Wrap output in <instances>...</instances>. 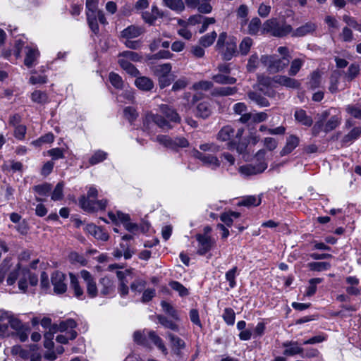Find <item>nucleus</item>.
<instances>
[{
    "mask_svg": "<svg viewBox=\"0 0 361 361\" xmlns=\"http://www.w3.org/2000/svg\"><path fill=\"white\" fill-rule=\"evenodd\" d=\"M339 37L345 42H350L353 40V31L347 26L342 29L341 32L339 34Z\"/></svg>",
    "mask_w": 361,
    "mask_h": 361,
    "instance_id": "nucleus-58",
    "label": "nucleus"
},
{
    "mask_svg": "<svg viewBox=\"0 0 361 361\" xmlns=\"http://www.w3.org/2000/svg\"><path fill=\"white\" fill-rule=\"evenodd\" d=\"M195 238L198 243L197 252L200 255L208 252L215 243L214 239L207 234H197Z\"/></svg>",
    "mask_w": 361,
    "mask_h": 361,
    "instance_id": "nucleus-6",
    "label": "nucleus"
},
{
    "mask_svg": "<svg viewBox=\"0 0 361 361\" xmlns=\"http://www.w3.org/2000/svg\"><path fill=\"white\" fill-rule=\"evenodd\" d=\"M154 141L172 150H176L179 147L184 148L189 145L187 139L183 137H171L166 135H157Z\"/></svg>",
    "mask_w": 361,
    "mask_h": 361,
    "instance_id": "nucleus-4",
    "label": "nucleus"
},
{
    "mask_svg": "<svg viewBox=\"0 0 361 361\" xmlns=\"http://www.w3.org/2000/svg\"><path fill=\"white\" fill-rule=\"evenodd\" d=\"M252 44H253V41L250 37H245L241 41V42L240 43V45H239L240 53L243 56L247 55L248 54V52L250 51V49L251 47L252 46Z\"/></svg>",
    "mask_w": 361,
    "mask_h": 361,
    "instance_id": "nucleus-47",
    "label": "nucleus"
},
{
    "mask_svg": "<svg viewBox=\"0 0 361 361\" xmlns=\"http://www.w3.org/2000/svg\"><path fill=\"white\" fill-rule=\"evenodd\" d=\"M120 56L126 58L130 61L137 62L142 59V56L137 52L133 51H124L119 54Z\"/></svg>",
    "mask_w": 361,
    "mask_h": 361,
    "instance_id": "nucleus-55",
    "label": "nucleus"
},
{
    "mask_svg": "<svg viewBox=\"0 0 361 361\" xmlns=\"http://www.w3.org/2000/svg\"><path fill=\"white\" fill-rule=\"evenodd\" d=\"M66 276L60 271L54 272L51 276V283L54 290L57 294H61L66 291L67 286L65 283Z\"/></svg>",
    "mask_w": 361,
    "mask_h": 361,
    "instance_id": "nucleus-12",
    "label": "nucleus"
},
{
    "mask_svg": "<svg viewBox=\"0 0 361 361\" xmlns=\"http://www.w3.org/2000/svg\"><path fill=\"white\" fill-rule=\"evenodd\" d=\"M323 279L322 278H313L308 281V286L307 287L305 295L307 297H311L314 295L317 292V285L322 283Z\"/></svg>",
    "mask_w": 361,
    "mask_h": 361,
    "instance_id": "nucleus-36",
    "label": "nucleus"
},
{
    "mask_svg": "<svg viewBox=\"0 0 361 361\" xmlns=\"http://www.w3.org/2000/svg\"><path fill=\"white\" fill-rule=\"evenodd\" d=\"M361 135V128H353L347 135L342 139V143L345 145H350L357 140Z\"/></svg>",
    "mask_w": 361,
    "mask_h": 361,
    "instance_id": "nucleus-29",
    "label": "nucleus"
},
{
    "mask_svg": "<svg viewBox=\"0 0 361 361\" xmlns=\"http://www.w3.org/2000/svg\"><path fill=\"white\" fill-rule=\"evenodd\" d=\"M324 22L327 24L329 32L331 35L334 34L335 32L338 29V21L334 17L326 16L324 18Z\"/></svg>",
    "mask_w": 361,
    "mask_h": 361,
    "instance_id": "nucleus-48",
    "label": "nucleus"
},
{
    "mask_svg": "<svg viewBox=\"0 0 361 361\" xmlns=\"http://www.w3.org/2000/svg\"><path fill=\"white\" fill-rule=\"evenodd\" d=\"M100 293L104 296L111 295L114 293V282L110 278L104 276L99 280Z\"/></svg>",
    "mask_w": 361,
    "mask_h": 361,
    "instance_id": "nucleus-19",
    "label": "nucleus"
},
{
    "mask_svg": "<svg viewBox=\"0 0 361 361\" xmlns=\"http://www.w3.org/2000/svg\"><path fill=\"white\" fill-rule=\"evenodd\" d=\"M196 116L202 118H208L212 114L211 104L207 101L200 102L196 106Z\"/></svg>",
    "mask_w": 361,
    "mask_h": 361,
    "instance_id": "nucleus-24",
    "label": "nucleus"
},
{
    "mask_svg": "<svg viewBox=\"0 0 361 361\" xmlns=\"http://www.w3.org/2000/svg\"><path fill=\"white\" fill-rule=\"evenodd\" d=\"M247 96L252 102L261 107L269 106V101L258 92L251 91L248 92Z\"/></svg>",
    "mask_w": 361,
    "mask_h": 361,
    "instance_id": "nucleus-30",
    "label": "nucleus"
},
{
    "mask_svg": "<svg viewBox=\"0 0 361 361\" xmlns=\"http://www.w3.org/2000/svg\"><path fill=\"white\" fill-rule=\"evenodd\" d=\"M236 51V43L233 39L226 43V49L222 51L224 59L225 60H231Z\"/></svg>",
    "mask_w": 361,
    "mask_h": 361,
    "instance_id": "nucleus-38",
    "label": "nucleus"
},
{
    "mask_svg": "<svg viewBox=\"0 0 361 361\" xmlns=\"http://www.w3.org/2000/svg\"><path fill=\"white\" fill-rule=\"evenodd\" d=\"M159 111L161 115L151 112L146 114L143 121V125L146 130L149 129L152 123H155L163 130H169L173 128L172 123H179L180 122V116L176 110L169 105L165 104L159 105Z\"/></svg>",
    "mask_w": 361,
    "mask_h": 361,
    "instance_id": "nucleus-1",
    "label": "nucleus"
},
{
    "mask_svg": "<svg viewBox=\"0 0 361 361\" xmlns=\"http://www.w3.org/2000/svg\"><path fill=\"white\" fill-rule=\"evenodd\" d=\"M109 81L111 85L117 89H121L123 87V80L121 77L115 73H109Z\"/></svg>",
    "mask_w": 361,
    "mask_h": 361,
    "instance_id": "nucleus-57",
    "label": "nucleus"
},
{
    "mask_svg": "<svg viewBox=\"0 0 361 361\" xmlns=\"http://www.w3.org/2000/svg\"><path fill=\"white\" fill-rule=\"evenodd\" d=\"M108 154L102 150H97L94 152L92 157L89 159L90 165L93 166L102 162L106 159Z\"/></svg>",
    "mask_w": 361,
    "mask_h": 361,
    "instance_id": "nucleus-42",
    "label": "nucleus"
},
{
    "mask_svg": "<svg viewBox=\"0 0 361 361\" xmlns=\"http://www.w3.org/2000/svg\"><path fill=\"white\" fill-rule=\"evenodd\" d=\"M237 267H233L232 269L226 271L225 274L226 279L229 283V286L231 288H233L236 286L235 278L237 276Z\"/></svg>",
    "mask_w": 361,
    "mask_h": 361,
    "instance_id": "nucleus-49",
    "label": "nucleus"
},
{
    "mask_svg": "<svg viewBox=\"0 0 361 361\" xmlns=\"http://www.w3.org/2000/svg\"><path fill=\"white\" fill-rule=\"evenodd\" d=\"M235 133L234 128L231 126H224L218 133L216 138L221 142H228L235 140Z\"/></svg>",
    "mask_w": 361,
    "mask_h": 361,
    "instance_id": "nucleus-20",
    "label": "nucleus"
},
{
    "mask_svg": "<svg viewBox=\"0 0 361 361\" xmlns=\"http://www.w3.org/2000/svg\"><path fill=\"white\" fill-rule=\"evenodd\" d=\"M171 71V65L169 63L158 65L155 66L154 71L159 77L168 76Z\"/></svg>",
    "mask_w": 361,
    "mask_h": 361,
    "instance_id": "nucleus-50",
    "label": "nucleus"
},
{
    "mask_svg": "<svg viewBox=\"0 0 361 361\" xmlns=\"http://www.w3.org/2000/svg\"><path fill=\"white\" fill-rule=\"evenodd\" d=\"M294 117L298 122L307 127L311 126L313 123L312 118L307 116L303 109H297L295 111Z\"/></svg>",
    "mask_w": 361,
    "mask_h": 361,
    "instance_id": "nucleus-28",
    "label": "nucleus"
},
{
    "mask_svg": "<svg viewBox=\"0 0 361 361\" xmlns=\"http://www.w3.org/2000/svg\"><path fill=\"white\" fill-rule=\"evenodd\" d=\"M292 27L286 23H280L276 18L266 20L262 26V32H270L273 36L281 37L292 32Z\"/></svg>",
    "mask_w": 361,
    "mask_h": 361,
    "instance_id": "nucleus-2",
    "label": "nucleus"
},
{
    "mask_svg": "<svg viewBox=\"0 0 361 361\" xmlns=\"http://www.w3.org/2000/svg\"><path fill=\"white\" fill-rule=\"evenodd\" d=\"M348 286L346 287L348 294L357 295L360 293L361 288L358 286L359 280L355 276H348L345 279Z\"/></svg>",
    "mask_w": 361,
    "mask_h": 361,
    "instance_id": "nucleus-23",
    "label": "nucleus"
},
{
    "mask_svg": "<svg viewBox=\"0 0 361 361\" xmlns=\"http://www.w3.org/2000/svg\"><path fill=\"white\" fill-rule=\"evenodd\" d=\"M193 89L195 90H209L213 87V83L207 80H202L195 82L193 85Z\"/></svg>",
    "mask_w": 361,
    "mask_h": 361,
    "instance_id": "nucleus-63",
    "label": "nucleus"
},
{
    "mask_svg": "<svg viewBox=\"0 0 361 361\" xmlns=\"http://www.w3.org/2000/svg\"><path fill=\"white\" fill-rule=\"evenodd\" d=\"M142 27L135 25H130L121 32V37L125 39H132L139 37L143 33Z\"/></svg>",
    "mask_w": 361,
    "mask_h": 361,
    "instance_id": "nucleus-25",
    "label": "nucleus"
},
{
    "mask_svg": "<svg viewBox=\"0 0 361 361\" xmlns=\"http://www.w3.org/2000/svg\"><path fill=\"white\" fill-rule=\"evenodd\" d=\"M148 337L154 345L166 356L168 355V349L163 339L154 331H149Z\"/></svg>",
    "mask_w": 361,
    "mask_h": 361,
    "instance_id": "nucleus-22",
    "label": "nucleus"
},
{
    "mask_svg": "<svg viewBox=\"0 0 361 361\" xmlns=\"http://www.w3.org/2000/svg\"><path fill=\"white\" fill-rule=\"evenodd\" d=\"M86 229L89 233L98 240L106 241L109 238V234L104 229L93 224H87Z\"/></svg>",
    "mask_w": 361,
    "mask_h": 361,
    "instance_id": "nucleus-21",
    "label": "nucleus"
},
{
    "mask_svg": "<svg viewBox=\"0 0 361 361\" xmlns=\"http://www.w3.org/2000/svg\"><path fill=\"white\" fill-rule=\"evenodd\" d=\"M63 183H59L51 195V200L54 201L60 200L63 198Z\"/></svg>",
    "mask_w": 361,
    "mask_h": 361,
    "instance_id": "nucleus-61",
    "label": "nucleus"
},
{
    "mask_svg": "<svg viewBox=\"0 0 361 361\" xmlns=\"http://www.w3.org/2000/svg\"><path fill=\"white\" fill-rule=\"evenodd\" d=\"M317 25L316 23L309 21L296 28L292 32V36L295 37H301L307 35H311L317 30Z\"/></svg>",
    "mask_w": 361,
    "mask_h": 361,
    "instance_id": "nucleus-16",
    "label": "nucleus"
},
{
    "mask_svg": "<svg viewBox=\"0 0 361 361\" xmlns=\"http://www.w3.org/2000/svg\"><path fill=\"white\" fill-rule=\"evenodd\" d=\"M31 99L34 102L39 104L45 103L47 101V95L45 92L36 90L32 93Z\"/></svg>",
    "mask_w": 361,
    "mask_h": 361,
    "instance_id": "nucleus-56",
    "label": "nucleus"
},
{
    "mask_svg": "<svg viewBox=\"0 0 361 361\" xmlns=\"http://www.w3.org/2000/svg\"><path fill=\"white\" fill-rule=\"evenodd\" d=\"M281 346L284 348L283 354L285 356L301 355L304 353V349L300 346L298 341H287L283 342Z\"/></svg>",
    "mask_w": 361,
    "mask_h": 361,
    "instance_id": "nucleus-14",
    "label": "nucleus"
},
{
    "mask_svg": "<svg viewBox=\"0 0 361 361\" xmlns=\"http://www.w3.org/2000/svg\"><path fill=\"white\" fill-rule=\"evenodd\" d=\"M305 63V59L297 58L293 59L290 66V68L288 70V75L290 76H295L300 71V68L303 66Z\"/></svg>",
    "mask_w": 361,
    "mask_h": 361,
    "instance_id": "nucleus-34",
    "label": "nucleus"
},
{
    "mask_svg": "<svg viewBox=\"0 0 361 361\" xmlns=\"http://www.w3.org/2000/svg\"><path fill=\"white\" fill-rule=\"evenodd\" d=\"M262 23L259 18H253L248 25V32L250 35H256L260 30Z\"/></svg>",
    "mask_w": 361,
    "mask_h": 361,
    "instance_id": "nucleus-51",
    "label": "nucleus"
},
{
    "mask_svg": "<svg viewBox=\"0 0 361 361\" xmlns=\"http://www.w3.org/2000/svg\"><path fill=\"white\" fill-rule=\"evenodd\" d=\"M223 319L228 325H233L235 323V314L233 309L226 308L224 310Z\"/></svg>",
    "mask_w": 361,
    "mask_h": 361,
    "instance_id": "nucleus-52",
    "label": "nucleus"
},
{
    "mask_svg": "<svg viewBox=\"0 0 361 361\" xmlns=\"http://www.w3.org/2000/svg\"><path fill=\"white\" fill-rule=\"evenodd\" d=\"M307 267L312 271H323L331 268V264L326 262H313L307 264Z\"/></svg>",
    "mask_w": 361,
    "mask_h": 361,
    "instance_id": "nucleus-35",
    "label": "nucleus"
},
{
    "mask_svg": "<svg viewBox=\"0 0 361 361\" xmlns=\"http://www.w3.org/2000/svg\"><path fill=\"white\" fill-rule=\"evenodd\" d=\"M237 88L235 87H220L214 90V95L216 96H229L237 92Z\"/></svg>",
    "mask_w": 361,
    "mask_h": 361,
    "instance_id": "nucleus-44",
    "label": "nucleus"
},
{
    "mask_svg": "<svg viewBox=\"0 0 361 361\" xmlns=\"http://www.w3.org/2000/svg\"><path fill=\"white\" fill-rule=\"evenodd\" d=\"M260 62L270 73H276L284 70L290 62L286 58H279L276 55H262Z\"/></svg>",
    "mask_w": 361,
    "mask_h": 361,
    "instance_id": "nucleus-3",
    "label": "nucleus"
},
{
    "mask_svg": "<svg viewBox=\"0 0 361 361\" xmlns=\"http://www.w3.org/2000/svg\"><path fill=\"white\" fill-rule=\"evenodd\" d=\"M216 37L217 35L216 32L213 31L209 34H207L201 37L200 39H199V43L201 46L204 47H208L214 43Z\"/></svg>",
    "mask_w": 361,
    "mask_h": 361,
    "instance_id": "nucleus-43",
    "label": "nucleus"
},
{
    "mask_svg": "<svg viewBox=\"0 0 361 361\" xmlns=\"http://www.w3.org/2000/svg\"><path fill=\"white\" fill-rule=\"evenodd\" d=\"M212 79L214 82L219 84L232 85L236 82V78L222 73H218L213 75Z\"/></svg>",
    "mask_w": 361,
    "mask_h": 361,
    "instance_id": "nucleus-40",
    "label": "nucleus"
},
{
    "mask_svg": "<svg viewBox=\"0 0 361 361\" xmlns=\"http://www.w3.org/2000/svg\"><path fill=\"white\" fill-rule=\"evenodd\" d=\"M39 51L35 49L30 48L26 54L24 63L27 67H32L34 65L35 61L39 56Z\"/></svg>",
    "mask_w": 361,
    "mask_h": 361,
    "instance_id": "nucleus-41",
    "label": "nucleus"
},
{
    "mask_svg": "<svg viewBox=\"0 0 361 361\" xmlns=\"http://www.w3.org/2000/svg\"><path fill=\"white\" fill-rule=\"evenodd\" d=\"M341 123V118L337 116H331L328 121L325 123L324 132L327 133L339 126Z\"/></svg>",
    "mask_w": 361,
    "mask_h": 361,
    "instance_id": "nucleus-45",
    "label": "nucleus"
},
{
    "mask_svg": "<svg viewBox=\"0 0 361 361\" xmlns=\"http://www.w3.org/2000/svg\"><path fill=\"white\" fill-rule=\"evenodd\" d=\"M243 133V128H239L237 130L235 140H231L227 143V148L228 149L232 150L235 149L239 154H243L246 151L247 144L246 141L241 140Z\"/></svg>",
    "mask_w": 361,
    "mask_h": 361,
    "instance_id": "nucleus-11",
    "label": "nucleus"
},
{
    "mask_svg": "<svg viewBox=\"0 0 361 361\" xmlns=\"http://www.w3.org/2000/svg\"><path fill=\"white\" fill-rule=\"evenodd\" d=\"M76 322L73 319H68L65 321L60 322L57 325L56 330L61 332H66V334H69V338L73 340L77 337V332L74 330L76 327Z\"/></svg>",
    "mask_w": 361,
    "mask_h": 361,
    "instance_id": "nucleus-13",
    "label": "nucleus"
},
{
    "mask_svg": "<svg viewBox=\"0 0 361 361\" xmlns=\"http://www.w3.org/2000/svg\"><path fill=\"white\" fill-rule=\"evenodd\" d=\"M10 326L14 332H10V336H17L21 342H25L30 333V328L27 325L23 324L20 319L15 317L13 314L8 321Z\"/></svg>",
    "mask_w": 361,
    "mask_h": 361,
    "instance_id": "nucleus-5",
    "label": "nucleus"
},
{
    "mask_svg": "<svg viewBox=\"0 0 361 361\" xmlns=\"http://www.w3.org/2000/svg\"><path fill=\"white\" fill-rule=\"evenodd\" d=\"M261 204V197L259 196L250 195L243 198L238 204L245 207H257Z\"/></svg>",
    "mask_w": 361,
    "mask_h": 361,
    "instance_id": "nucleus-32",
    "label": "nucleus"
},
{
    "mask_svg": "<svg viewBox=\"0 0 361 361\" xmlns=\"http://www.w3.org/2000/svg\"><path fill=\"white\" fill-rule=\"evenodd\" d=\"M69 276L71 280V288L73 289L75 296L79 299H82L84 293L82 288L79 285L77 276L72 273L69 274Z\"/></svg>",
    "mask_w": 361,
    "mask_h": 361,
    "instance_id": "nucleus-31",
    "label": "nucleus"
},
{
    "mask_svg": "<svg viewBox=\"0 0 361 361\" xmlns=\"http://www.w3.org/2000/svg\"><path fill=\"white\" fill-rule=\"evenodd\" d=\"M65 150L61 148L56 147L47 152V155L51 157V161L58 160L64 158Z\"/></svg>",
    "mask_w": 361,
    "mask_h": 361,
    "instance_id": "nucleus-53",
    "label": "nucleus"
},
{
    "mask_svg": "<svg viewBox=\"0 0 361 361\" xmlns=\"http://www.w3.org/2000/svg\"><path fill=\"white\" fill-rule=\"evenodd\" d=\"M161 306L166 313H167L168 314H169L171 317L176 319H178L176 310L169 303H168L166 301H162L161 302Z\"/></svg>",
    "mask_w": 361,
    "mask_h": 361,
    "instance_id": "nucleus-60",
    "label": "nucleus"
},
{
    "mask_svg": "<svg viewBox=\"0 0 361 361\" xmlns=\"http://www.w3.org/2000/svg\"><path fill=\"white\" fill-rule=\"evenodd\" d=\"M132 275L133 271L131 269L116 271V276L119 280L118 292L121 297H124L128 293V278L132 279Z\"/></svg>",
    "mask_w": 361,
    "mask_h": 361,
    "instance_id": "nucleus-9",
    "label": "nucleus"
},
{
    "mask_svg": "<svg viewBox=\"0 0 361 361\" xmlns=\"http://www.w3.org/2000/svg\"><path fill=\"white\" fill-rule=\"evenodd\" d=\"M321 83V75L319 72L314 71L311 74L309 81V85L312 89H316L319 87Z\"/></svg>",
    "mask_w": 361,
    "mask_h": 361,
    "instance_id": "nucleus-59",
    "label": "nucleus"
},
{
    "mask_svg": "<svg viewBox=\"0 0 361 361\" xmlns=\"http://www.w3.org/2000/svg\"><path fill=\"white\" fill-rule=\"evenodd\" d=\"M79 204L84 210L94 212L99 209H104L107 204V200H90L86 199L85 196H82L79 199Z\"/></svg>",
    "mask_w": 361,
    "mask_h": 361,
    "instance_id": "nucleus-8",
    "label": "nucleus"
},
{
    "mask_svg": "<svg viewBox=\"0 0 361 361\" xmlns=\"http://www.w3.org/2000/svg\"><path fill=\"white\" fill-rule=\"evenodd\" d=\"M299 144V138L295 135H290L287 138L286 144L281 152V156L290 153Z\"/></svg>",
    "mask_w": 361,
    "mask_h": 361,
    "instance_id": "nucleus-26",
    "label": "nucleus"
},
{
    "mask_svg": "<svg viewBox=\"0 0 361 361\" xmlns=\"http://www.w3.org/2000/svg\"><path fill=\"white\" fill-rule=\"evenodd\" d=\"M193 156L201 160L204 164L208 165L212 169H215L220 166V161L218 158L211 154H204L197 150L193 152Z\"/></svg>",
    "mask_w": 361,
    "mask_h": 361,
    "instance_id": "nucleus-15",
    "label": "nucleus"
},
{
    "mask_svg": "<svg viewBox=\"0 0 361 361\" xmlns=\"http://www.w3.org/2000/svg\"><path fill=\"white\" fill-rule=\"evenodd\" d=\"M169 286L173 290L177 291L182 297L188 295V289L178 281H171L170 282Z\"/></svg>",
    "mask_w": 361,
    "mask_h": 361,
    "instance_id": "nucleus-54",
    "label": "nucleus"
},
{
    "mask_svg": "<svg viewBox=\"0 0 361 361\" xmlns=\"http://www.w3.org/2000/svg\"><path fill=\"white\" fill-rule=\"evenodd\" d=\"M158 322L165 328L169 329L176 332H178L180 329L178 324L173 321L169 320L163 315H157Z\"/></svg>",
    "mask_w": 361,
    "mask_h": 361,
    "instance_id": "nucleus-39",
    "label": "nucleus"
},
{
    "mask_svg": "<svg viewBox=\"0 0 361 361\" xmlns=\"http://www.w3.org/2000/svg\"><path fill=\"white\" fill-rule=\"evenodd\" d=\"M147 282L142 279H136L131 284L130 288L133 291L141 292L145 287Z\"/></svg>",
    "mask_w": 361,
    "mask_h": 361,
    "instance_id": "nucleus-64",
    "label": "nucleus"
},
{
    "mask_svg": "<svg viewBox=\"0 0 361 361\" xmlns=\"http://www.w3.org/2000/svg\"><path fill=\"white\" fill-rule=\"evenodd\" d=\"M135 84L137 88L143 91H149L154 87L152 80L150 78L145 76L137 78L135 81Z\"/></svg>",
    "mask_w": 361,
    "mask_h": 361,
    "instance_id": "nucleus-27",
    "label": "nucleus"
},
{
    "mask_svg": "<svg viewBox=\"0 0 361 361\" xmlns=\"http://www.w3.org/2000/svg\"><path fill=\"white\" fill-rule=\"evenodd\" d=\"M164 6L176 12L184 10L185 6L182 0H163Z\"/></svg>",
    "mask_w": 361,
    "mask_h": 361,
    "instance_id": "nucleus-37",
    "label": "nucleus"
},
{
    "mask_svg": "<svg viewBox=\"0 0 361 361\" xmlns=\"http://www.w3.org/2000/svg\"><path fill=\"white\" fill-rule=\"evenodd\" d=\"M110 219L115 223L120 221L121 223L126 222V221H130V216L128 214H124L121 212H116V213H114L112 212H109L108 214Z\"/></svg>",
    "mask_w": 361,
    "mask_h": 361,
    "instance_id": "nucleus-46",
    "label": "nucleus"
},
{
    "mask_svg": "<svg viewBox=\"0 0 361 361\" xmlns=\"http://www.w3.org/2000/svg\"><path fill=\"white\" fill-rule=\"evenodd\" d=\"M267 168L265 162H260L257 164H245L238 169V172L243 177H249L262 173Z\"/></svg>",
    "mask_w": 361,
    "mask_h": 361,
    "instance_id": "nucleus-7",
    "label": "nucleus"
},
{
    "mask_svg": "<svg viewBox=\"0 0 361 361\" xmlns=\"http://www.w3.org/2000/svg\"><path fill=\"white\" fill-rule=\"evenodd\" d=\"M68 259L72 263H78L81 265H85L87 263V260L84 256L79 255L75 252L70 253L68 255Z\"/></svg>",
    "mask_w": 361,
    "mask_h": 361,
    "instance_id": "nucleus-62",
    "label": "nucleus"
},
{
    "mask_svg": "<svg viewBox=\"0 0 361 361\" xmlns=\"http://www.w3.org/2000/svg\"><path fill=\"white\" fill-rule=\"evenodd\" d=\"M240 216V214L236 212H228L222 213L220 216V219L227 226L231 227L233 224V219H238Z\"/></svg>",
    "mask_w": 361,
    "mask_h": 361,
    "instance_id": "nucleus-33",
    "label": "nucleus"
},
{
    "mask_svg": "<svg viewBox=\"0 0 361 361\" xmlns=\"http://www.w3.org/2000/svg\"><path fill=\"white\" fill-rule=\"evenodd\" d=\"M166 338L169 340L171 347L174 349L175 354L178 356H180L181 350L186 347L185 342L182 338L171 332L166 334Z\"/></svg>",
    "mask_w": 361,
    "mask_h": 361,
    "instance_id": "nucleus-17",
    "label": "nucleus"
},
{
    "mask_svg": "<svg viewBox=\"0 0 361 361\" xmlns=\"http://www.w3.org/2000/svg\"><path fill=\"white\" fill-rule=\"evenodd\" d=\"M80 276L86 284L87 293L90 298H95L97 295L98 290L97 283L92 274L87 270L80 271Z\"/></svg>",
    "mask_w": 361,
    "mask_h": 361,
    "instance_id": "nucleus-10",
    "label": "nucleus"
},
{
    "mask_svg": "<svg viewBox=\"0 0 361 361\" xmlns=\"http://www.w3.org/2000/svg\"><path fill=\"white\" fill-rule=\"evenodd\" d=\"M275 83L288 88L298 89L300 87V82L286 75H276L273 78Z\"/></svg>",
    "mask_w": 361,
    "mask_h": 361,
    "instance_id": "nucleus-18",
    "label": "nucleus"
}]
</instances>
